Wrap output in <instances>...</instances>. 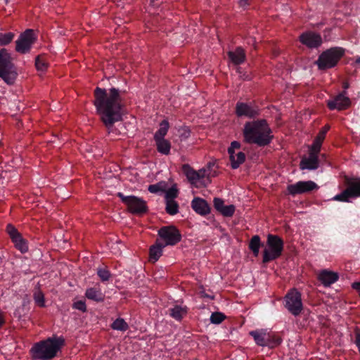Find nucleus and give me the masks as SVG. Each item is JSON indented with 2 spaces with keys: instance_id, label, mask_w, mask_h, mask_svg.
<instances>
[{
  "instance_id": "20e7f679",
  "label": "nucleus",
  "mask_w": 360,
  "mask_h": 360,
  "mask_svg": "<svg viewBox=\"0 0 360 360\" xmlns=\"http://www.w3.org/2000/svg\"><path fill=\"white\" fill-rule=\"evenodd\" d=\"M18 72L15 65L12 62L10 53L6 49L0 50V78L8 85L15 83Z\"/></svg>"
},
{
  "instance_id": "a19ab883",
  "label": "nucleus",
  "mask_w": 360,
  "mask_h": 360,
  "mask_svg": "<svg viewBox=\"0 0 360 360\" xmlns=\"http://www.w3.org/2000/svg\"><path fill=\"white\" fill-rule=\"evenodd\" d=\"M281 338L275 335H273L269 333V340L268 343L270 345H266V347H274L279 345L281 343Z\"/></svg>"
},
{
  "instance_id": "c756f323",
  "label": "nucleus",
  "mask_w": 360,
  "mask_h": 360,
  "mask_svg": "<svg viewBox=\"0 0 360 360\" xmlns=\"http://www.w3.org/2000/svg\"><path fill=\"white\" fill-rule=\"evenodd\" d=\"M33 298L35 302V304L40 307H45V298H44V294L41 291L40 286H37L33 292Z\"/></svg>"
},
{
  "instance_id": "c9c22d12",
  "label": "nucleus",
  "mask_w": 360,
  "mask_h": 360,
  "mask_svg": "<svg viewBox=\"0 0 360 360\" xmlns=\"http://www.w3.org/2000/svg\"><path fill=\"white\" fill-rule=\"evenodd\" d=\"M97 274L102 281H108L111 275L110 272L106 267L98 268L97 270Z\"/></svg>"
},
{
  "instance_id": "2f4dec72",
  "label": "nucleus",
  "mask_w": 360,
  "mask_h": 360,
  "mask_svg": "<svg viewBox=\"0 0 360 360\" xmlns=\"http://www.w3.org/2000/svg\"><path fill=\"white\" fill-rule=\"evenodd\" d=\"M166 207L165 210L169 215H174L179 212V204L175 200H165Z\"/></svg>"
},
{
  "instance_id": "f257e3e1",
  "label": "nucleus",
  "mask_w": 360,
  "mask_h": 360,
  "mask_svg": "<svg viewBox=\"0 0 360 360\" xmlns=\"http://www.w3.org/2000/svg\"><path fill=\"white\" fill-rule=\"evenodd\" d=\"M94 103L107 128L112 127L115 122L122 120V98L117 89L111 88L108 93L105 89L96 87Z\"/></svg>"
},
{
  "instance_id": "7ed1b4c3",
  "label": "nucleus",
  "mask_w": 360,
  "mask_h": 360,
  "mask_svg": "<svg viewBox=\"0 0 360 360\" xmlns=\"http://www.w3.org/2000/svg\"><path fill=\"white\" fill-rule=\"evenodd\" d=\"M65 345V339L62 336L53 335L46 340L35 343L30 352L33 359L51 360Z\"/></svg>"
},
{
  "instance_id": "473e14b6",
  "label": "nucleus",
  "mask_w": 360,
  "mask_h": 360,
  "mask_svg": "<svg viewBox=\"0 0 360 360\" xmlns=\"http://www.w3.org/2000/svg\"><path fill=\"white\" fill-rule=\"evenodd\" d=\"M15 34L11 32H0V46L9 44L14 39Z\"/></svg>"
},
{
  "instance_id": "49530a36",
  "label": "nucleus",
  "mask_w": 360,
  "mask_h": 360,
  "mask_svg": "<svg viewBox=\"0 0 360 360\" xmlns=\"http://www.w3.org/2000/svg\"><path fill=\"white\" fill-rule=\"evenodd\" d=\"M352 288L356 290L359 293V295L360 297V282H354L352 283Z\"/></svg>"
},
{
  "instance_id": "bb28decb",
  "label": "nucleus",
  "mask_w": 360,
  "mask_h": 360,
  "mask_svg": "<svg viewBox=\"0 0 360 360\" xmlns=\"http://www.w3.org/2000/svg\"><path fill=\"white\" fill-rule=\"evenodd\" d=\"M155 141L157 146V150L159 153L164 155H168L171 149V143L168 140L162 139H155Z\"/></svg>"
},
{
  "instance_id": "1a4fd4ad",
  "label": "nucleus",
  "mask_w": 360,
  "mask_h": 360,
  "mask_svg": "<svg viewBox=\"0 0 360 360\" xmlns=\"http://www.w3.org/2000/svg\"><path fill=\"white\" fill-rule=\"evenodd\" d=\"M181 170L193 186L197 188L206 186L205 178L210 176L206 169L202 168L196 171L188 164H184L182 165Z\"/></svg>"
},
{
  "instance_id": "9b49d317",
  "label": "nucleus",
  "mask_w": 360,
  "mask_h": 360,
  "mask_svg": "<svg viewBox=\"0 0 360 360\" xmlns=\"http://www.w3.org/2000/svg\"><path fill=\"white\" fill-rule=\"evenodd\" d=\"M158 236L164 242L165 246L175 245L181 240L179 230L174 226H165L158 230Z\"/></svg>"
},
{
  "instance_id": "c03bdc74",
  "label": "nucleus",
  "mask_w": 360,
  "mask_h": 360,
  "mask_svg": "<svg viewBox=\"0 0 360 360\" xmlns=\"http://www.w3.org/2000/svg\"><path fill=\"white\" fill-rule=\"evenodd\" d=\"M73 308L78 309L83 312L86 311V304L84 301H82V300L75 302L73 304Z\"/></svg>"
},
{
  "instance_id": "f704fd0d",
  "label": "nucleus",
  "mask_w": 360,
  "mask_h": 360,
  "mask_svg": "<svg viewBox=\"0 0 360 360\" xmlns=\"http://www.w3.org/2000/svg\"><path fill=\"white\" fill-rule=\"evenodd\" d=\"M165 189V183L159 182L156 184L149 185L148 190L151 193H157L159 191H164Z\"/></svg>"
},
{
  "instance_id": "423d86ee",
  "label": "nucleus",
  "mask_w": 360,
  "mask_h": 360,
  "mask_svg": "<svg viewBox=\"0 0 360 360\" xmlns=\"http://www.w3.org/2000/svg\"><path fill=\"white\" fill-rule=\"evenodd\" d=\"M345 54L341 47H333L323 51L316 62L320 70L334 68Z\"/></svg>"
},
{
  "instance_id": "e433bc0d",
  "label": "nucleus",
  "mask_w": 360,
  "mask_h": 360,
  "mask_svg": "<svg viewBox=\"0 0 360 360\" xmlns=\"http://www.w3.org/2000/svg\"><path fill=\"white\" fill-rule=\"evenodd\" d=\"M225 318L226 316L224 314L221 312H214L210 316V321L214 324H219L225 319Z\"/></svg>"
},
{
  "instance_id": "aec40b11",
  "label": "nucleus",
  "mask_w": 360,
  "mask_h": 360,
  "mask_svg": "<svg viewBox=\"0 0 360 360\" xmlns=\"http://www.w3.org/2000/svg\"><path fill=\"white\" fill-rule=\"evenodd\" d=\"M339 278L337 273L331 271L323 270L318 275L319 281L324 286H330L331 284L335 283Z\"/></svg>"
},
{
  "instance_id": "412c9836",
  "label": "nucleus",
  "mask_w": 360,
  "mask_h": 360,
  "mask_svg": "<svg viewBox=\"0 0 360 360\" xmlns=\"http://www.w3.org/2000/svg\"><path fill=\"white\" fill-rule=\"evenodd\" d=\"M319 158L317 155L312 153H309L308 158H304L301 160L300 163V168L304 169H316L319 167Z\"/></svg>"
},
{
  "instance_id": "9d476101",
  "label": "nucleus",
  "mask_w": 360,
  "mask_h": 360,
  "mask_svg": "<svg viewBox=\"0 0 360 360\" xmlns=\"http://www.w3.org/2000/svg\"><path fill=\"white\" fill-rule=\"evenodd\" d=\"M285 307L295 316H299L303 309L302 295L295 288L290 290L285 296Z\"/></svg>"
},
{
  "instance_id": "8fccbe9b",
  "label": "nucleus",
  "mask_w": 360,
  "mask_h": 360,
  "mask_svg": "<svg viewBox=\"0 0 360 360\" xmlns=\"http://www.w3.org/2000/svg\"><path fill=\"white\" fill-rule=\"evenodd\" d=\"M355 63L357 64H360V57H358L356 58Z\"/></svg>"
},
{
  "instance_id": "09e8293b",
  "label": "nucleus",
  "mask_w": 360,
  "mask_h": 360,
  "mask_svg": "<svg viewBox=\"0 0 360 360\" xmlns=\"http://www.w3.org/2000/svg\"><path fill=\"white\" fill-rule=\"evenodd\" d=\"M342 87L345 90L349 88V84L348 82H345L342 84Z\"/></svg>"
},
{
  "instance_id": "393cba45",
  "label": "nucleus",
  "mask_w": 360,
  "mask_h": 360,
  "mask_svg": "<svg viewBox=\"0 0 360 360\" xmlns=\"http://www.w3.org/2000/svg\"><path fill=\"white\" fill-rule=\"evenodd\" d=\"M165 246L162 243L157 240L155 243L150 248L149 255L150 260L155 262L162 255V250Z\"/></svg>"
},
{
  "instance_id": "37998d69",
  "label": "nucleus",
  "mask_w": 360,
  "mask_h": 360,
  "mask_svg": "<svg viewBox=\"0 0 360 360\" xmlns=\"http://www.w3.org/2000/svg\"><path fill=\"white\" fill-rule=\"evenodd\" d=\"M213 202H214V208L218 211V212H221V210L223 209L224 206V202L222 199L221 198H214V200H213Z\"/></svg>"
},
{
  "instance_id": "6e6552de",
  "label": "nucleus",
  "mask_w": 360,
  "mask_h": 360,
  "mask_svg": "<svg viewBox=\"0 0 360 360\" xmlns=\"http://www.w3.org/2000/svg\"><path fill=\"white\" fill-rule=\"evenodd\" d=\"M117 196L127 206V210L137 215H142L148 210L146 202L141 198L135 195H124L122 193H117Z\"/></svg>"
},
{
  "instance_id": "7c9ffc66",
  "label": "nucleus",
  "mask_w": 360,
  "mask_h": 360,
  "mask_svg": "<svg viewBox=\"0 0 360 360\" xmlns=\"http://www.w3.org/2000/svg\"><path fill=\"white\" fill-rule=\"evenodd\" d=\"M111 328L113 330L126 331L128 330L129 326L123 319L118 318L112 322L111 324Z\"/></svg>"
},
{
  "instance_id": "2eb2a0df",
  "label": "nucleus",
  "mask_w": 360,
  "mask_h": 360,
  "mask_svg": "<svg viewBox=\"0 0 360 360\" xmlns=\"http://www.w3.org/2000/svg\"><path fill=\"white\" fill-rule=\"evenodd\" d=\"M351 105L350 99L346 96V91L336 96L334 98L327 101V106L330 110H343L347 109Z\"/></svg>"
},
{
  "instance_id": "c85d7f7f",
  "label": "nucleus",
  "mask_w": 360,
  "mask_h": 360,
  "mask_svg": "<svg viewBox=\"0 0 360 360\" xmlns=\"http://www.w3.org/2000/svg\"><path fill=\"white\" fill-rule=\"evenodd\" d=\"M169 127V124L167 120H164L162 121L160 124L159 129L155 132L154 135V140L165 139V136L168 131Z\"/></svg>"
},
{
  "instance_id": "cd10ccee",
  "label": "nucleus",
  "mask_w": 360,
  "mask_h": 360,
  "mask_svg": "<svg viewBox=\"0 0 360 360\" xmlns=\"http://www.w3.org/2000/svg\"><path fill=\"white\" fill-rule=\"evenodd\" d=\"M262 245L260 237L255 235L252 237L249 243V249L252 252L255 257H257L259 252V248Z\"/></svg>"
},
{
  "instance_id": "3c124183",
  "label": "nucleus",
  "mask_w": 360,
  "mask_h": 360,
  "mask_svg": "<svg viewBox=\"0 0 360 360\" xmlns=\"http://www.w3.org/2000/svg\"><path fill=\"white\" fill-rule=\"evenodd\" d=\"M245 3V0L240 1V5H243V4Z\"/></svg>"
},
{
  "instance_id": "58836bf2",
  "label": "nucleus",
  "mask_w": 360,
  "mask_h": 360,
  "mask_svg": "<svg viewBox=\"0 0 360 360\" xmlns=\"http://www.w3.org/2000/svg\"><path fill=\"white\" fill-rule=\"evenodd\" d=\"M35 66L38 70L44 71L46 70L48 65L44 58L37 56L35 60Z\"/></svg>"
},
{
  "instance_id": "a18cd8bd",
  "label": "nucleus",
  "mask_w": 360,
  "mask_h": 360,
  "mask_svg": "<svg viewBox=\"0 0 360 360\" xmlns=\"http://www.w3.org/2000/svg\"><path fill=\"white\" fill-rule=\"evenodd\" d=\"M240 148V143L236 141H232L230 147L228 148L229 155L231 153H235L236 149H239Z\"/></svg>"
},
{
  "instance_id": "72a5a7b5",
  "label": "nucleus",
  "mask_w": 360,
  "mask_h": 360,
  "mask_svg": "<svg viewBox=\"0 0 360 360\" xmlns=\"http://www.w3.org/2000/svg\"><path fill=\"white\" fill-rule=\"evenodd\" d=\"M322 143L323 141H319L315 138L311 146L309 148V153H312L313 155L318 156L321 150Z\"/></svg>"
},
{
  "instance_id": "ddd939ff",
  "label": "nucleus",
  "mask_w": 360,
  "mask_h": 360,
  "mask_svg": "<svg viewBox=\"0 0 360 360\" xmlns=\"http://www.w3.org/2000/svg\"><path fill=\"white\" fill-rule=\"evenodd\" d=\"M319 186L313 181H300L287 186L288 194L295 196L299 194L309 193L319 189Z\"/></svg>"
},
{
  "instance_id": "79ce46f5",
  "label": "nucleus",
  "mask_w": 360,
  "mask_h": 360,
  "mask_svg": "<svg viewBox=\"0 0 360 360\" xmlns=\"http://www.w3.org/2000/svg\"><path fill=\"white\" fill-rule=\"evenodd\" d=\"M330 128V125L326 124L324 127L321 128V129L316 136V139H318L319 141H323L326 138V133L329 131Z\"/></svg>"
},
{
  "instance_id": "4c0bfd02",
  "label": "nucleus",
  "mask_w": 360,
  "mask_h": 360,
  "mask_svg": "<svg viewBox=\"0 0 360 360\" xmlns=\"http://www.w3.org/2000/svg\"><path fill=\"white\" fill-rule=\"evenodd\" d=\"M235 206L233 205H224L220 213L226 217H231L234 214Z\"/></svg>"
},
{
  "instance_id": "de8ad7c7",
  "label": "nucleus",
  "mask_w": 360,
  "mask_h": 360,
  "mask_svg": "<svg viewBox=\"0 0 360 360\" xmlns=\"http://www.w3.org/2000/svg\"><path fill=\"white\" fill-rule=\"evenodd\" d=\"M4 323V319L3 314L0 312V328Z\"/></svg>"
},
{
  "instance_id": "a878e982",
  "label": "nucleus",
  "mask_w": 360,
  "mask_h": 360,
  "mask_svg": "<svg viewBox=\"0 0 360 360\" xmlns=\"http://www.w3.org/2000/svg\"><path fill=\"white\" fill-rule=\"evenodd\" d=\"M229 160L231 162V167L232 169H236L242 165L245 160V155L243 152H238L237 153H231L229 155Z\"/></svg>"
},
{
  "instance_id": "0eeeda50",
  "label": "nucleus",
  "mask_w": 360,
  "mask_h": 360,
  "mask_svg": "<svg viewBox=\"0 0 360 360\" xmlns=\"http://www.w3.org/2000/svg\"><path fill=\"white\" fill-rule=\"evenodd\" d=\"M345 183L347 187L334 196L333 198L334 200L349 202L351 198L360 197V177L345 176Z\"/></svg>"
},
{
  "instance_id": "39448f33",
  "label": "nucleus",
  "mask_w": 360,
  "mask_h": 360,
  "mask_svg": "<svg viewBox=\"0 0 360 360\" xmlns=\"http://www.w3.org/2000/svg\"><path fill=\"white\" fill-rule=\"evenodd\" d=\"M267 248L263 251V263H268L280 257L283 250L284 243L281 237L269 234L266 240Z\"/></svg>"
},
{
  "instance_id": "6ab92c4d",
  "label": "nucleus",
  "mask_w": 360,
  "mask_h": 360,
  "mask_svg": "<svg viewBox=\"0 0 360 360\" xmlns=\"http://www.w3.org/2000/svg\"><path fill=\"white\" fill-rule=\"evenodd\" d=\"M191 207L198 214L205 216L210 212L207 201L200 198H195L191 202Z\"/></svg>"
},
{
  "instance_id": "f03ea898",
  "label": "nucleus",
  "mask_w": 360,
  "mask_h": 360,
  "mask_svg": "<svg viewBox=\"0 0 360 360\" xmlns=\"http://www.w3.org/2000/svg\"><path fill=\"white\" fill-rule=\"evenodd\" d=\"M271 133V129L265 120L248 122L243 129L244 141L250 144L265 146L273 139Z\"/></svg>"
},
{
  "instance_id": "b1692460",
  "label": "nucleus",
  "mask_w": 360,
  "mask_h": 360,
  "mask_svg": "<svg viewBox=\"0 0 360 360\" xmlns=\"http://www.w3.org/2000/svg\"><path fill=\"white\" fill-rule=\"evenodd\" d=\"M85 296L89 300L97 302H103L105 297L99 287H94L86 289Z\"/></svg>"
},
{
  "instance_id": "ea45409f",
  "label": "nucleus",
  "mask_w": 360,
  "mask_h": 360,
  "mask_svg": "<svg viewBox=\"0 0 360 360\" xmlns=\"http://www.w3.org/2000/svg\"><path fill=\"white\" fill-rule=\"evenodd\" d=\"M178 195V190L174 186L169 188L165 192V200H174Z\"/></svg>"
},
{
  "instance_id": "dca6fc26",
  "label": "nucleus",
  "mask_w": 360,
  "mask_h": 360,
  "mask_svg": "<svg viewBox=\"0 0 360 360\" xmlns=\"http://www.w3.org/2000/svg\"><path fill=\"white\" fill-rule=\"evenodd\" d=\"M300 41L308 48L316 49L321 45L322 39L319 34L306 32L300 36Z\"/></svg>"
},
{
  "instance_id": "a211bd4d",
  "label": "nucleus",
  "mask_w": 360,
  "mask_h": 360,
  "mask_svg": "<svg viewBox=\"0 0 360 360\" xmlns=\"http://www.w3.org/2000/svg\"><path fill=\"white\" fill-rule=\"evenodd\" d=\"M229 61L235 65L243 64L246 60V53L241 46H238L233 51H229L227 53Z\"/></svg>"
},
{
  "instance_id": "4be33fe9",
  "label": "nucleus",
  "mask_w": 360,
  "mask_h": 360,
  "mask_svg": "<svg viewBox=\"0 0 360 360\" xmlns=\"http://www.w3.org/2000/svg\"><path fill=\"white\" fill-rule=\"evenodd\" d=\"M249 334L253 338L257 345L262 347L270 345V344L268 343L269 333H267L266 330H252L249 333Z\"/></svg>"
},
{
  "instance_id": "5701e85b",
  "label": "nucleus",
  "mask_w": 360,
  "mask_h": 360,
  "mask_svg": "<svg viewBox=\"0 0 360 360\" xmlns=\"http://www.w3.org/2000/svg\"><path fill=\"white\" fill-rule=\"evenodd\" d=\"M188 308L186 306L176 304L169 309V314L175 320L181 321L188 314Z\"/></svg>"
},
{
  "instance_id": "f3484780",
  "label": "nucleus",
  "mask_w": 360,
  "mask_h": 360,
  "mask_svg": "<svg viewBox=\"0 0 360 360\" xmlns=\"http://www.w3.org/2000/svg\"><path fill=\"white\" fill-rule=\"evenodd\" d=\"M236 114L238 117L245 116L252 118L258 115V111L248 103L238 102L236 105Z\"/></svg>"
},
{
  "instance_id": "f8f14e48",
  "label": "nucleus",
  "mask_w": 360,
  "mask_h": 360,
  "mask_svg": "<svg viewBox=\"0 0 360 360\" xmlns=\"http://www.w3.org/2000/svg\"><path fill=\"white\" fill-rule=\"evenodd\" d=\"M37 41V37L33 30H26L20 34L15 41V51L20 53H29L32 45Z\"/></svg>"
},
{
  "instance_id": "4468645a",
  "label": "nucleus",
  "mask_w": 360,
  "mask_h": 360,
  "mask_svg": "<svg viewBox=\"0 0 360 360\" xmlns=\"http://www.w3.org/2000/svg\"><path fill=\"white\" fill-rule=\"evenodd\" d=\"M6 232L14 243L15 248L24 253L28 250L27 241L22 238L20 233L11 224L6 226Z\"/></svg>"
}]
</instances>
